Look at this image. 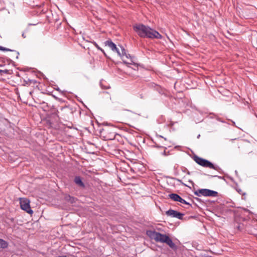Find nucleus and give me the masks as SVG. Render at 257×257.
I'll use <instances>...</instances> for the list:
<instances>
[{"label":"nucleus","mask_w":257,"mask_h":257,"mask_svg":"<svg viewBox=\"0 0 257 257\" xmlns=\"http://www.w3.org/2000/svg\"><path fill=\"white\" fill-rule=\"evenodd\" d=\"M147 234L156 242L165 243L173 250L177 249V245L173 242L172 239L166 234H162L155 230L147 231Z\"/></svg>","instance_id":"f257e3e1"},{"label":"nucleus","mask_w":257,"mask_h":257,"mask_svg":"<svg viewBox=\"0 0 257 257\" xmlns=\"http://www.w3.org/2000/svg\"><path fill=\"white\" fill-rule=\"evenodd\" d=\"M76 111V108L71 105H66L61 107L60 110L54 108V111L52 110V114L57 116L59 119L68 121L73 117V114Z\"/></svg>","instance_id":"f03ea898"},{"label":"nucleus","mask_w":257,"mask_h":257,"mask_svg":"<svg viewBox=\"0 0 257 257\" xmlns=\"http://www.w3.org/2000/svg\"><path fill=\"white\" fill-rule=\"evenodd\" d=\"M194 160L196 163L199 165L204 167H207L210 169H212L215 170H218L219 167L218 166H214L211 162L207 160L204 159L197 156H194Z\"/></svg>","instance_id":"7ed1b4c3"},{"label":"nucleus","mask_w":257,"mask_h":257,"mask_svg":"<svg viewBox=\"0 0 257 257\" xmlns=\"http://www.w3.org/2000/svg\"><path fill=\"white\" fill-rule=\"evenodd\" d=\"M120 47L121 48V52L117 47H116V49L114 50V52H116L118 54V55L121 57V59L124 63L128 64L133 63L134 64H135V63H134L132 60V57L130 54H127L125 49L123 47Z\"/></svg>","instance_id":"20e7f679"},{"label":"nucleus","mask_w":257,"mask_h":257,"mask_svg":"<svg viewBox=\"0 0 257 257\" xmlns=\"http://www.w3.org/2000/svg\"><path fill=\"white\" fill-rule=\"evenodd\" d=\"M133 29L142 38H145L149 26L142 24H136L133 26Z\"/></svg>","instance_id":"39448f33"},{"label":"nucleus","mask_w":257,"mask_h":257,"mask_svg":"<svg viewBox=\"0 0 257 257\" xmlns=\"http://www.w3.org/2000/svg\"><path fill=\"white\" fill-rule=\"evenodd\" d=\"M194 194L198 196L202 195L204 196L216 197L218 196V192L208 189H200L196 191Z\"/></svg>","instance_id":"423d86ee"},{"label":"nucleus","mask_w":257,"mask_h":257,"mask_svg":"<svg viewBox=\"0 0 257 257\" xmlns=\"http://www.w3.org/2000/svg\"><path fill=\"white\" fill-rule=\"evenodd\" d=\"M20 206L22 210H25L27 213L31 214L33 211L31 209L30 205V201L29 199L24 198H21L20 201Z\"/></svg>","instance_id":"0eeeda50"},{"label":"nucleus","mask_w":257,"mask_h":257,"mask_svg":"<svg viewBox=\"0 0 257 257\" xmlns=\"http://www.w3.org/2000/svg\"><path fill=\"white\" fill-rule=\"evenodd\" d=\"M145 38L151 39H161L162 36L158 31L149 27V30H147Z\"/></svg>","instance_id":"6e6552de"},{"label":"nucleus","mask_w":257,"mask_h":257,"mask_svg":"<svg viewBox=\"0 0 257 257\" xmlns=\"http://www.w3.org/2000/svg\"><path fill=\"white\" fill-rule=\"evenodd\" d=\"M145 38L151 39H161L162 36L158 31L149 27V30H147Z\"/></svg>","instance_id":"1a4fd4ad"},{"label":"nucleus","mask_w":257,"mask_h":257,"mask_svg":"<svg viewBox=\"0 0 257 257\" xmlns=\"http://www.w3.org/2000/svg\"><path fill=\"white\" fill-rule=\"evenodd\" d=\"M166 214L172 217L182 219L184 214L178 212L177 211L170 209L166 212Z\"/></svg>","instance_id":"9d476101"},{"label":"nucleus","mask_w":257,"mask_h":257,"mask_svg":"<svg viewBox=\"0 0 257 257\" xmlns=\"http://www.w3.org/2000/svg\"><path fill=\"white\" fill-rule=\"evenodd\" d=\"M74 182L75 184L78 185L79 187L82 188L85 187V184L82 182L81 178L80 176H75L74 179Z\"/></svg>","instance_id":"9b49d317"},{"label":"nucleus","mask_w":257,"mask_h":257,"mask_svg":"<svg viewBox=\"0 0 257 257\" xmlns=\"http://www.w3.org/2000/svg\"><path fill=\"white\" fill-rule=\"evenodd\" d=\"M106 46H108L113 51L116 49V45L113 43L111 40H108L105 42Z\"/></svg>","instance_id":"f8f14e48"},{"label":"nucleus","mask_w":257,"mask_h":257,"mask_svg":"<svg viewBox=\"0 0 257 257\" xmlns=\"http://www.w3.org/2000/svg\"><path fill=\"white\" fill-rule=\"evenodd\" d=\"M24 82L25 83V85H30L31 84H33L34 85H36L37 86V84L39 83L36 80L30 79H28L27 80L25 79L24 80Z\"/></svg>","instance_id":"ddd939ff"},{"label":"nucleus","mask_w":257,"mask_h":257,"mask_svg":"<svg viewBox=\"0 0 257 257\" xmlns=\"http://www.w3.org/2000/svg\"><path fill=\"white\" fill-rule=\"evenodd\" d=\"M0 50L3 51H12V52H14L15 53V54L16 55V58L17 59L18 58L19 55L20 54L19 52H18V51H15V50H13L8 49V48L4 47L1 46H0Z\"/></svg>","instance_id":"4468645a"},{"label":"nucleus","mask_w":257,"mask_h":257,"mask_svg":"<svg viewBox=\"0 0 257 257\" xmlns=\"http://www.w3.org/2000/svg\"><path fill=\"white\" fill-rule=\"evenodd\" d=\"M9 243L3 239L0 238V248H6L8 247Z\"/></svg>","instance_id":"2eb2a0df"},{"label":"nucleus","mask_w":257,"mask_h":257,"mask_svg":"<svg viewBox=\"0 0 257 257\" xmlns=\"http://www.w3.org/2000/svg\"><path fill=\"white\" fill-rule=\"evenodd\" d=\"M65 200L73 204L76 202V198L73 197H72L70 195H67L65 196Z\"/></svg>","instance_id":"dca6fc26"},{"label":"nucleus","mask_w":257,"mask_h":257,"mask_svg":"<svg viewBox=\"0 0 257 257\" xmlns=\"http://www.w3.org/2000/svg\"><path fill=\"white\" fill-rule=\"evenodd\" d=\"M168 196L171 199L173 200V201H177L179 195H178L177 194L171 193L169 194L168 195Z\"/></svg>","instance_id":"f3484780"},{"label":"nucleus","mask_w":257,"mask_h":257,"mask_svg":"<svg viewBox=\"0 0 257 257\" xmlns=\"http://www.w3.org/2000/svg\"><path fill=\"white\" fill-rule=\"evenodd\" d=\"M92 44L95 46V47L99 50L101 51L103 54L104 55H106V54L104 51V50H103L102 49H101L99 46L95 42H92Z\"/></svg>","instance_id":"a211bd4d"},{"label":"nucleus","mask_w":257,"mask_h":257,"mask_svg":"<svg viewBox=\"0 0 257 257\" xmlns=\"http://www.w3.org/2000/svg\"><path fill=\"white\" fill-rule=\"evenodd\" d=\"M11 73V71L10 70H8V69H5V70H2V69H0V74L1 75H3L4 74H10Z\"/></svg>","instance_id":"6ab92c4d"},{"label":"nucleus","mask_w":257,"mask_h":257,"mask_svg":"<svg viewBox=\"0 0 257 257\" xmlns=\"http://www.w3.org/2000/svg\"><path fill=\"white\" fill-rule=\"evenodd\" d=\"M251 43H252V44L254 48H255L256 49H257V37H254L252 39Z\"/></svg>","instance_id":"aec40b11"},{"label":"nucleus","mask_w":257,"mask_h":257,"mask_svg":"<svg viewBox=\"0 0 257 257\" xmlns=\"http://www.w3.org/2000/svg\"><path fill=\"white\" fill-rule=\"evenodd\" d=\"M236 190L240 195H242L243 196H245L246 195V193L245 192H243L242 190L238 187H237L236 188Z\"/></svg>","instance_id":"412c9836"},{"label":"nucleus","mask_w":257,"mask_h":257,"mask_svg":"<svg viewBox=\"0 0 257 257\" xmlns=\"http://www.w3.org/2000/svg\"><path fill=\"white\" fill-rule=\"evenodd\" d=\"M175 180H176L177 182H179L180 183L182 184L183 185L189 187L187 185L184 184L181 179L175 178Z\"/></svg>","instance_id":"4be33fe9"},{"label":"nucleus","mask_w":257,"mask_h":257,"mask_svg":"<svg viewBox=\"0 0 257 257\" xmlns=\"http://www.w3.org/2000/svg\"><path fill=\"white\" fill-rule=\"evenodd\" d=\"M180 203H183V204H187V205H189L190 206H191V204H190L189 202H187L184 199H182V201H181V202Z\"/></svg>","instance_id":"5701e85b"},{"label":"nucleus","mask_w":257,"mask_h":257,"mask_svg":"<svg viewBox=\"0 0 257 257\" xmlns=\"http://www.w3.org/2000/svg\"><path fill=\"white\" fill-rule=\"evenodd\" d=\"M152 86H153V87H157V90H158L159 89H160V87H159L158 85H156V84H155V83H153V84H152Z\"/></svg>","instance_id":"b1692460"},{"label":"nucleus","mask_w":257,"mask_h":257,"mask_svg":"<svg viewBox=\"0 0 257 257\" xmlns=\"http://www.w3.org/2000/svg\"><path fill=\"white\" fill-rule=\"evenodd\" d=\"M183 198H182L180 196L178 197L177 202H181Z\"/></svg>","instance_id":"393cba45"},{"label":"nucleus","mask_w":257,"mask_h":257,"mask_svg":"<svg viewBox=\"0 0 257 257\" xmlns=\"http://www.w3.org/2000/svg\"><path fill=\"white\" fill-rule=\"evenodd\" d=\"M188 182L190 183V184H191L192 185L194 184L193 182L191 180H189Z\"/></svg>","instance_id":"a878e982"},{"label":"nucleus","mask_w":257,"mask_h":257,"mask_svg":"<svg viewBox=\"0 0 257 257\" xmlns=\"http://www.w3.org/2000/svg\"><path fill=\"white\" fill-rule=\"evenodd\" d=\"M22 37L24 38H26V35H25V33H23L22 35Z\"/></svg>","instance_id":"bb28decb"},{"label":"nucleus","mask_w":257,"mask_h":257,"mask_svg":"<svg viewBox=\"0 0 257 257\" xmlns=\"http://www.w3.org/2000/svg\"><path fill=\"white\" fill-rule=\"evenodd\" d=\"M4 66V65L0 64V67H3Z\"/></svg>","instance_id":"cd10ccee"},{"label":"nucleus","mask_w":257,"mask_h":257,"mask_svg":"<svg viewBox=\"0 0 257 257\" xmlns=\"http://www.w3.org/2000/svg\"><path fill=\"white\" fill-rule=\"evenodd\" d=\"M56 90L58 91H60V89L59 88H58L57 89H56Z\"/></svg>","instance_id":"c85d7f7f"},{"label":"nucleus","mask_w":257,"mask_h":257,"mask_svg":"<svg viewBox=\"0 0 257 257\" xmlns=\"http://www.w3.org/2000/svg\"><path fill=\"white\" fill-rule=\"evenodd\" d=\"M163 154V155H166V152H165V151H164Z\"/></svg>","instance_id":"c756f323"},{"label":"nucleus","mask_w":257,"mask_h":257,"mask_svg":"<svg viewBox=\"0 0 257 257\" xmlns=\"http://www.w3.org/2000/svg\"><path fill=\"white\" fill-rule=\"evenodd\" d=\"M196 199L197 200H199V198H196Z\"/></svg>","instance_id":"7c9ffc66"},{"label":"nucleus","mask_w":257,"mask_h":257,"mask_svg":"<svg viewBox=\"0 0 257 257\" xmlns=\"http://www.w3.org/2000/svg\"><path fill=\"white\" fill-rule=\"evenodd\" d=\"M256 116L257 117V114H255Z\"/></svg>","instance_id":"2f4dec72"}]
</instances>
